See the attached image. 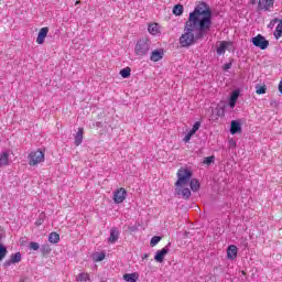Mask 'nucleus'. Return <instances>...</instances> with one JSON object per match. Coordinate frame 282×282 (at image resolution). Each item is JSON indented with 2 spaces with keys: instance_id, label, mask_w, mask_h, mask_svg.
<instances>
[{
  "instance_id": "obj_4",
  "label": "nucleus",
  "mask_w": 282,
  "mask_h": 282,
  "mask_svg": "<svg viewBox=\"0 0 282 282\" xmlns=\"http://www.w3.org/2000/svg\"><path fill=\"white\" fill-rule=\"evenodd\" d=\"M177 177V187L186 186L193 177V171H191L188 167H181L178 170Z\"/></svg>"
},
{
  "instance_id": "obj_22",
  "label": "nucleus",
  "mask_w": 282,
  "mask_h": 282,
  "mask_svg": "<svg viewBox=\"0 0 282 282\" xmlns=\"http://www.w3.org/2000/svg\"><path fill=\"white\" fill-rule=\"evenodd\" d=\"M275 41H279L282 36V19L279 20L275 31L273 32Z\"/></svg>"
},
{
  "instance_id": "obj_17",
  "label": "nucleus",
  "mask_w": 282,
  "mask_h": 282,
  "mask_svg": "<svg viewBox=\"0 0 282 282\" xmlns=\"http://www.w3.org/2000/svg\"><path fill=\"white\" fill-rule=\"evenodd\" d=\"M188 184H189V188H191V191H193V193H197V191H199L202 188V184L199 183V180H197V178H191Z\"/></svg>"
},
{
  "instance_id": "obj_10",
  "label": "nucleus",
  "mask_w": 282,
  "mask_h": 282,
  "mask_svg": "<svg viewBox=\"0 0 282 282\" xmlns=\"http://www.w3.org/2000/svg\"><path fill=\"white\" fill-rule=\"evenodd\" d=\"M162 58H164V48L154 50L150 54V61H152V63H159Z\"/></svg>"
},
{
  "instance_id": "obj_9",
  "label": "nucleus",
  "mask_w": 282,
  "mask_h": 282,
  "mask_svg": "<svg viewBox=\"0 0 282 282\" xmlns=\"http://www.w3.org/2000/svg\"><path fill=\"white\" fill-rule=\"evenodd\" d=\"M48 33H50V28L44 26V28L40 29L37 37H36L37 45H43V43H45V39H47Z\"/></svg>"
},
{
  "instance_id": "obj_23",
  "label": "nucleus",
  "mask_w": 282,
  "mask_h": 282,
  "mask_svg": "<svg viewBox=\"0 0 282 282\" xmlns=\"http://www.w3.org/2000/svg\"><path fill=\"white\" fill-rule=\"evenodd\" d=\"M58 241H61V235H58V232L53 231L48 235L50 243H58Z\"/></svg>"
},
{
  "instance_id": "obj_20",
  "label": "nucleus",
  "mask_w": 282,
  "mask_h": 282,
  "mask_svg": "<svg viewBox=\"0 0 282 282\" xmlns=\"http://www.w3.org/2000/svg\"><path fill=\"white\" fill-rule=\"evenodd\" d=\"M119 237H120V231H118V229H116V228H112L110 230V237L108 239L109 243H116V241H118Z\"/></svg>"
},
{
  "instance_id": "obj_1",
  "label": "nucleus",
  "mask_w": 282,
  "mask_h": 282,
  "mask_svg": "<svg viewBox=\"0 0 282 282\" xmlns=\"http://www.w3.org/2000/svg\"><path fill=\"white\" fill-rule=\"evenodd\" d=\"M213 28V9L206 2H198L185 22V33L180 37L182 47H191L204 41Z\"/></svg>"
},
{
  "instance_id": "obj_36",
  "label": "nucleus",
  "mask_w": 282,
  "mask_h": 282,
  "mask_svg": "<svg viewBox=\"0 0 282 282\" xmlns=\"http://www.w3.org/2000/svg\"><path fill=\"white\" fill-rule=\"evenodd\" d=\"M184 14V6L181 3L177 4V17H182Z\"/></svg>"
},
{
  "instance_id": "obj_14",
  "label": "nucleus",
  "mask_w": 282,
  "mask_h": 282,
  "mask_svg": "<svg viewBox=\"0 0 282 282\" xmlns=\"http://www.w3.org/2000/svg\"><path fill=\"white\" fill-rule=\"evenodd\" d=\"M177 195L178 197H182V199H191V195H192V192H191V188L188 187H184V186H181V187H177Z\"/></svg>"
},
{
  "instance_id": "obj_28",
  "label": "nucleus",
  "mask_w": 282,
  "mask_h": 282,
  "mask_svg": "<svg viewBox=\"0 0 282 282\" xmlns=\"http://www.w3.org/2000/svg\"><path fill=\"white\" fill-rule=\"evenodd\" d=\"M120 76L122 78H129V76H131V68L130 67H126L123 69L120 70Z\"/></svg>"
},
{
  "instance_id": "obj_46",
  "label": "nucleus",
  "mask_w": 282,
  "mask_h": 282,
  "mask_svg": "<svg viewBox=\"0 0 282 282\" xmlns=\"http://www.w3.org/2000/svg\"><path fill=\"white\" fill-rule=\"evenodd\" d=\"M188 235V232L185 231V236Z\"/></svg>"
},
{
  "instance_id": "obj_26",
  "label": "nucleus",
  "mask_w": 282,
  "mask_h": 282,
  "mask_svg": "<svg viewBox=\"0 0 282 282\" xmlns=\"http://www.w3.org/2000/svg\"><path fill=\"white\" fill-rule=\"evenodd\" d=\"M10 261H11V263H20L21 252H15V253L11 254Z\"/></svg>"
},
{
  "instance_id": "obj_42",
  "label": "nucleus",
  "mask_w": 282,
  "mask_h": 282,
  "mask_svg": "<svg viewBox=\"0 0 282 282\" xmlns=\"http://www.w3.org/2000/svg\"><path fill=\"white\" fill-rule=\"evenodd\" d=\"M278 89H279V91H280V94L282 96V80L280 82Z\"/></svg>"
},
{
  "instance_id": "obj_43",
  "label": "nucleus",
  "mask_w": 282,
  "mask_h": 282,
  "mask_svg": "<svg viewBox=\"0 0 282 282\" xmlns=\"http://www.w3.org/2000/svg\"><path fill=\"white\" fill-rule=\"evenodd\" d=\"M144 259H149V253L143 254L142 260L144 261Z\"/></svg>"
},
{
  "instance_id": "obj_8",
  "label": "nucleus",
  "mask_w": 282,
  "mask_h": 282,
  "mask_svg": "<svg viewBox=\"0 0 282 282\" xmlns=\"http://www.w3.org/2000/svg\"><path fill=\"white\" fill-rule=\"evenodd\" d=\"M234 46H235V43L230 41H221L216 48V53L218 56H221V54H226V50H230V47H234Z\"/></svg>"
},
{
  "instance_id": "obj_11",
  "label": "nucleus",
  "mask_w": 282,
  "mask_h": 282,
  "mask_svg": "<svg viewBox=\"0 0 282 282\" xmlns=\"http://www.w3.org/2000/svg\"><path fill=\"white\" fill-rule=\"evenodd\" d=\"M270 8H274V0H259L258 10H264V12L270 11Z\"/></svg>"
},
{
  "instance_id": "obj_37",
  "label": "nucleus",
  "mask_w": 282,
  "mask_h": 282,
  "mask_svg": "<svg viewBox=\"0 0 282 282\" xmlns=\"http://www.w3.org/2000/svg\"><path fill=\"white\" fill-rule=\"evenodd\" d=\"M105 253H99V254H97L95 258H94V260L96 261V262H98V261H105Z\"/></svg>"
},
{
  "instance_id": "obj_35",
  "label": "nucleus",
  "mask_w": 282,
  "mask_h": 282,
  "mask_svg": "<svg viewBox=\"0 0 282 282\" xmlns=\"http://www.w3.org/2000/svg\"><path fill=\"white\" fill-rule=\"evenodd\" d=\"M234 61H235V59H231L229 63L224 64L223 70H224V72H228V69H231V68H232V62H234Z\"/></svg>"
},
{
  "instance_id": "obj_3",
  "label": "nucleus",
  "mask_w": 282,
  "mask_h": 282,
  "mask_svg": "<svg viewBox=\"0 0 282 282\" xmlns=\"http://www.w3.org/2000/svg\"><path fill=\"white\" fill-rule=\"evenodd\" d=\"M28 160L30 166H37L39 164H43V162H45V151H42L41 149L32 151L28 155Z\"/></svg>"
},
{
  "instance_id": "obj_6",
  "label": "nucleus",
  "mask_w": 282,
  "mask_h": 282,
  "mask_svg": "<svg viewBox=\"0 0 282 282\" xmlns=\"http://www.w3.org/2000/svg\"><path fill=\"white\" fill-rule=\"evenodd\" d=\"M239 96H241V88H236L231 91L228 99V106L230 107V109H235V107H237V101L239 100Z\"/></svg>"
},
{
  "instance_id": "obj_34",
  "label": "nucleus",
  "mask_w": 282,
  "mask_h": 282,
  "mask_svg": "<svg viewBox=\"0 0 282 282\" xmlns=\"http://www.w3.org/2000/svg\"><path fill=\"white\" fill-rule=\"evenodd\" d=\"M195 135V133H193L191 130L187 132V134L185 135V138L183 139V141L185 143L191 142V139Z\"/></svg>"
},
{
  "instance_id": "obj_15",
  "label": "nucleus",
  "mask_w": 282,
  "mask_h": 282,
  "mask_svg": "<svg viewBox=\"0 0 282 282\" xmlns=\"http://www.w3.org/2000/svg\"><path fill=\"white\" fill-rule=\"evenodd\" d=\"M166 254H169V249L166 248L156 251V254L154 256V261H156L158 263H163L164 257H166Z\"/></svg>"
},
{
  "instance_id": "obj_24",
  "label": "nucleus",
  "mask_w": 282,
  "mask_h": 282,
  "mask_svg": "<svg viewBox=\"0 0 282 282\" xmlns=\"http://www.w3.org/2000/svg\"><path fill=\"white\" fill-rule=\"evenodd\" d=\"M91 276L89 275V273H79L77 276H76V281L78 282H83V281H90Z\"/></svg>"
},
{
  "instance_id": "obj_30",
  "label": "nucleus",
  "mask_w": 282,
  "mask_h": 282,
  "mask_svg": "<svg viewBox=\"0 0 282 282\" xmlns=\"http://www.w3.org/2000/svg\"><path fill=\"white\" fill-rule=\"evenodd\" d=\"M215 163V155L206 156L203 161V164H206L207 166H210V164Z\"/></svg>"
},
{
  "instance_id": "obj_25",
  "label": "nucleus",
  "mask_w": 282,
  "mask_h": 282,
  "mask_svg": "<svg viewBox=\"0 0 282 282\" xmlns=\"http://www.w3.org/2000/svg\"><path fill=\"white\" fill-rule=\"evenodd\" d=\"M265 91H268V87L265 85H263V86L257 85L256 86V94H258V96H262L263 94H265Z\"/></svg>"
},
{
  "instance_id": "obj_40",
  "label": "nucleus",
  "mask_w": 282,
  "mask_h": 282,
  "mask_svg": "<svg viewBox=\"0 0 282 282\" xmlns=\"http://www.w3.org/2000/svg\"><path fill=\"white\" fill-rule=\"evenodd\" d=\"M224 113H225V111H224V109L223 108H220V109H218V111H217V116H224Z\"/></svg>"
},
{
  "instance_id": "obj_41",
  "label": "nucleus",
  "mask_w": 282,
  "mask_h": 282,
  "mask_svg": "<svg viewBox=\"0 0 282 282\" xmlns=\"http://www.w3.org/2000/svg\"><path fill=\"white\" fill-rule=\"evenodd\" d=\"M173 14H175V17H177V4H175L174 7H173Z\"/></svg>"
},
{
  "instance_id": "obj_19",
  "label": "nucleus",
  "mask_w": 282,
  "mask_h": 282,
  "mask_svg": "<svg viewBox=\"0 0 282 282\" xmlns=\"http://www.w3.org/2000/svg\"><path fill=\"white\" fill-rule=\"evenodd\" d=\"M85 133V129L84 128H78V131L75 135V144L76 147H80L83 144V135Z\"/></svg>"
},
{
  "instance_id": "obj_13",
  "label": "nucleus",
  "mask_w": 282,
  "mask_h": 282,
  "mask_svg": "<svg viewBox=\"0 0 282 282\" xmlns=\"http://www.w3.org/2000/svg\"><path fill=\"white\" fill-rule=\"evenodd\" d=\"M229 131H230L231 135H237V133H241V131H242L241 121L232 120L230 123Z\"/></svg>"
},
{
  "instance_id": "obj_16",
  "label": "nucleus",
  "mask_w": 282,
  "mask_h": 282,
  "mask_svg": "<svg viewBox=\"0 0 282 282\" xmlns=\"http://www.w3.org/2000/svg\"><path fill=\"white\" fill-rule=\"evenodd\" d=\"M0 166H10V153H0Z\"/></svg>"
},
{
  "instance_id": "obj_45",
  "label": "nucleus",
  "mask_w": 282,
  "mask_h": 282,
  "mask_svg": "<svg viewBox=\"0 0 282 282\" xmlns=\"http://www.w3.org/2000/svg\"><path fill=\"white\" fill-rule=\"evenodd\" d=\"M78 3H80V1H77V2H76V6H78Z\"/></svg>"
},
{
  "instance_id": "obj_18",
  "label": "nucleus",
  "mask_w": 282,
  "mask_h": 282,
  "mask_svg": "<svg viewBox=\"0 0 282 282\" xmlns=\"http://www.w3.org/2000/svg\"><path fill=\"white\" fill-rule=\"evenodd\" d=\"M148 32H149V34H152V36H156V34H160V24L150 23L148 25Z\"/></svg>"
},
{
  "instance_id": "obj_12",
  "label": "nucleus",
  "mask_w": 282,
  "mask_h": 282,
  "mask_svg": "<svg viewBox=\"0 0 282 282\" xmlns=\"http://www.w3.org/2000/svg\"><path fill=\"white\" fill-rule=\"evenodd\" d=\"M238 254H239V248H237V246H235V245L228 246L227 259H229V261H235V259H237Z\"/></svg>"
},
{
  "instance_id": "obj_33",
  "label": "nucleus",
  "mask_w": 282,
  "mask_h": 282,
  "mask_svg": "<svg viewBox=\"0 0 282 282\" xmlns=\"http://www.w3.org/2000/svg\"><path fill=\"white\" fill-rule=\"evenodd\" d=\"M29 248H30V250L36 251V250H39V248H41V245H39V242L32 241L29 243Z\"/></svg>"
},
{
  "instance_id": "obj_31",
  "label": "nucleus",
  "mask_w": 282,
  "mask_h": 282,
  "mask_svg": "<svg viewBox=\"0 0 282 282\" xmlns=\"http://www.w3.org/2000/svg\"><path fill=\"white\" fill-rule=\"evenodd\" d=\"M199 127H202V122H200V121H196V122L193 124V128H192L189 131H192L194 134H196L197 131H199Z\"/></svg>"
},
{
  "instance_id": "obj_27",
  "label": "nucleus",
  "mask_w": 282,
  "mask_h": 282,
  "mask_svg": "<svg viewBox=\"0 0 282 282\" xmlns=\"http://www.w3.org/2000/svg\"><path fill=\"white\" fill-rule=\"evenodd\" d=\"M41 252L44 257H47V254L52 252V247H50V245H42Z\"/></svg>"
},
{
  "instance_id": "obj_21",
  "label": "nucleus",
  "mask_w": 282,
  "mask_h": 282,
  "mask_svg": "<svg viewBox=\"0 0 282 282\" xmlns=\"http://www.w3.org/2000/svg\"><path fill=\"white\" fill-rule=\"evenodd\" d=\"M140 279V274L138 273H126L123 274V280L127 282H137Z\"/></svg>"
},
{
  "instance_id": "obj_32",
  "label": "nucleus",
  "mask_w": 282,
  "mask_h": 282,
  "mask_svg": "<svg viewBox=\"0 0 282 282\" xmlns=\"http://www.w3.org/2000/svg\"><path fill=\"white\" fill-rule=\"evenodd\" d=\"M280 19L279 18H274L270 21V23L268 24V29L269 30H274V25H276V23H279Z\"/></svg>"
},
{
  "instance_id": "obj_39",
  "label": "nucleus",
  "mask_w": 282,
  "mask_h": 282,
  "mask_svg": "<svg viewBox=\"0 0 282 282\" xmlns=\"http://www.w3.org/2000/svg\"><path fill=\"white\" fill-rule=\"evenodd\" d=\"M43 221H45V219L43 217H40L36 221H35V226H43Z\"/></svg>"
},
{
  "instance_id": "obj_38",
  "label": "nucleus",
  "mask_w": 282,
  "mask_h": 282,
  "mask_svg": "<svg viewBox=\"0 0 282 282\" xmlns=\"http://www.w3.org/2000/svg\"><path fill=\"white\" fill-rule=\"evenodd\" d=\"M229 147L230 149H236L237 148V141H235L234 139L229 140Z\"/></svg>"
},
{
  "instance_id": "obj_29",
  "label": "nucleus",
  "mask_w": 282,
  "mask_h": 282,
  "mask_svg": "<svg viewBox=\"0 0 282 282\" xmlns=\"http://www.w3.org/2000/svg\"><path fill=\"white\" fill-rule=\"evenodd\" d=\"M160 241H162V237L160 236H154L152 237L151 241H150V246L152 248H155V246H158V243H160Z\"/></svg>"
},
{
  "instance_id": "obj_5",
  "label": "nucleus",
  "mask_w": 282,
  "mask_h": 282,
  "mask_svg": "<svg viewBox=\"0 0 282 282\" xmlns=\"http://www.w3.org/2000/svg\"><path fill=\"white\" fill-rule=\"evenodd\" d=\"M250 41L252 45L254 47H259V50H268V47H270V41H268L262 34L251 37Z\"/></svg>"
},
{
  "instance_id": "obj_7",
  "label": "nucleus",
  "mask_w": 282,
  "mask_h": 282,
  "mask_svg": "<svg viewBox=\"0 0 282 282\" xmlns=\"http://www.w3.org/2000/svg\"><path fill=\"white\" fill-rule=\"evenodd\" d=\"M127 199V189L123 187L117 188L113 192V202L115 204H122Z\"/></svg>"
},
{
  "instance_id": "obj_2",
  "label": "nucleus",
  "mask_w": 282,
  "mask_h": 282,
  "mask_svg": "<svg viewBox=\"0 0 282 282\" xmlns=\"http://www.w3.org/2000/svg\"><path fill=\"white\" fill-rule=\"evenodd\" d=\"M151 50V43L147 37L140 39L134 46V54L139 56V58H144L149 51Z\"/></svg>"
},
{
  "instance_id": "obj_44",
  "label": "nucleus",
  "mask_w": 282,
  "mask_h": 282,
  "mask_svg": "<svg viewBox=\"0 0 282 282\" xmlns=\"http://www.w3.org/2000/svg\"><path fill=\"white\" fill-rule=\"evenodd\" d=\"M241 274H242V276L247 275L246 271H241Z\"/></svg>"
}]
</instances>
